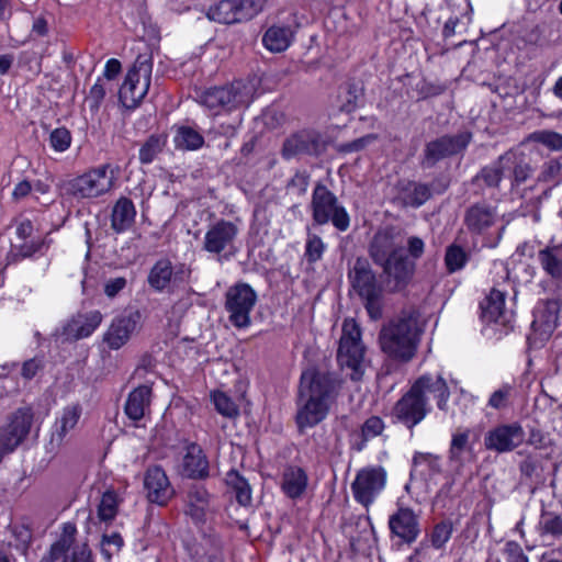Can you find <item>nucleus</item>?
<instances>
[{"label":"nucleus","mask_w":562,"mask_h":562,"mask_svg":"<svg viewBox=\"0 0 562 562\" xmlns=\"http://www.w3.org/2000/svg\"><path fill=\"white\" fill-rule=\"evenodd\" d=\"M369 256L382 269L385 286L391 293L405 290L411 283L416 263L425 252V243L418 236L407 239V252L401 243L396 241L393 226L380 228L369 244Z\"/></svg>","instance_id":"1"},{"label":"nucleus","mask_w":562,"mask_h":562,"mask_svg":"<svg viewBox=\"0 0 562 562\" xmlns=\"http://www.w3.org/2000/svg\"><path fill=\"white\" fill-rule=\"evenodd\" d=\"M340 386L337 374L328 370L310 368L302 372L294 417L300 435L327 418Z\"/></svg>","instance_id":"2"},{"label":"nucleus","mask_w":562,"mask_h":562,"mask_svg":"<svg viewBox=\"0 0 562 562\" xmlns=\"http://www.w3.org/2000/svg\"><path fill=\"white\" fill-rule=\"evenodd\" d=\"M418 318L419 313L416 310H404L383 325L379 344L389 358L401 362H408L414 358L422 333Z\"/></svg>","instance_id":"3"},{"label":"nucleus","mask_w":562,"mask_h":562,"mask_svg":"<svg viewBox=\"0 0 562 562\" xmlns=\"http://www.w3.org/2000/svg\"><path fill=\"white\" fill-rule=\"evenodd\" d=\"M352 289L363 302V306L371 319L376 321L383 314L384 286L379 281L375 271L368 259L359 257L349 271Z\"/></svg>","instance_id":"4"},{"label":"nucleus","mask_w":562,"mask_h":562,"mask_svg":"<svg viewBox=\"0 0 562 562\" xmlns=\"http://www.w3.org/2000/svg\"><path fill=\"white\" fill-rule=\"evenodd\" d=\"M119 170L111 164L100 165L65 181L61 190L65 195L77 200L99 198L113 189Z\"/></svg>","instance_id":"5"},{"label":"nucleus","mask_w":562,"mask_h":562,"mask_svg":"<svg viewBox=\"0 0 562 562\" xmlns=\"http://www.w3.org/2000/svg\"><path fill=\"white\" fill-rule=\"evenodd\" d=\"M255 88L251 83L235 80L229 85L211 87L199 94V102L205 108L215 111L231 112L247 108L254 99Z\"/></svg>","instance_id":"6"},{"label":"nucleus","mask_w":562,"mask_h":562,"mask_svg":"<svg viewBox=\"0 0 562 562\" xmlns=\"http://www.w3.org/2000/svg\"><path fill=\"white\" fill-rule=\"evenodd\" d=\"M310 209L314 225L330 223L339 232H346L350 226V216L346 207L323 182L315 184Z\"/></svg>","instance_id":"7"},{"label":"nucleus","mask_w":562,"mask_h":562,"mask_svg":"<svg viewBox=\"0 0 562 562\" xmlns=\"http://www.w3.org/2000/svg\"><path fill=\"white\" fill-rule=\"evenodd\" d=\"M472 139L473 133L469 130H462L456 134H443L426 143L420 166L430 169L446 158L463 156Z\"/></svg>","instance_id":"8"},{"label":"nucleus","mask_w":562,"mask_h":562,"mask_svg":"<svg viewBox=\"0 0 562 562\" xmlns=\"http://www.w3.org/2000/svg\"><path fill=\"white\" fill-rule=\"evenodd\" d=\"M364 351L360 327L353 319L345 321L337 350V360L341 367L352 370L350 378L353 381L360 380L363 374L362 362Z\"/></svg>","instance_id":"9"},{"label":"nucleus","mask_w":562,"mask_h":562,"mask_svg":"<svg viewBox=\"0 0 562 562\" xmlns=\"http://www.w3.org/2000/svg\"><path fill=\"white\" fill-rule=\"evenodd\" d=\"M151 60L138 56L133 68L128 70L119 91V99L127 109H135L145 98L151 74Z\"/></svg>","instance_id":"10"},{"label":"nucleus","mask_w":562,"mask_h":562,"mask_svg":"<svg viewBox=\"0 0 562 562\" xmlns=\"http://www.w3.org/2000/svg\"><path fill=\"white\" fill-rule=\"evenodd\" d=\"M257 300L256 291L248 283L237 282L227 289L224 307L234 327L246 328L251 324L250 313Z\"/></svg>","instance_id":"11"},{"label":"nucleus","mask_w":562,"mask_h":562,"mask_svg":"<svg viewBox=\"0 0 562 562\" xmlns=\"http://www.w3.org/2000/svg\"><path fill=\"white\" fill-rule=\"evenodd\" d=\"M191 270L184 263L172 265L168 258L157 260L147 276L150 289L158 293L173 294L188 283Z\"/></svg>","instance_id":"12"},{"label":"nucleus","mask_w":562,"mask_h":562,"mask_svg":"<svg viewBox=\"0 0 562 562\" xmlns=\"http://www.w3.org/2000/svg\"><path fill=\"white\" fill-rule=\"evenodd\" d=\"M266 0H221L210 7L207 18L222 24L249 21L265 8Z\"/></svg>","instance_id":"13"},{"label":"nucleus","mask_w":562,"mask_h":562,"mask_svg":"<svg viewBox=\"0 0 562 562\" xmlns=\"http://www.w3.org/2000/svg\"><path fill=\"white\" fill-rule=\"evenodd\" d=\"M34 419L31 406L16 408L0 427V448L12 453L29 436Z\"/></svg>","instance_id":"14"},{"label":"nucleus","mask_w":562,"mask_h":562,"mask_svg":"<svg viewBox=\"0 0 562 562\" xmlns=\"http://www.w3.org/2000/svg\"><path fill=\"white\" fill-rule=\"evenodd\" d=\"M239 234V227L236 223L220 218L210 224L205 232L202 250L216 256L234 255L235 241Z\"/></svg>","instance_id":"15"},{"label":"nucleus","mask_w":562,"mask_h":562,"mask_svg":"<svg viewBox=\"0 0 562 562\" xmlns=\"http://www.w3.org/2000/svg\"><path fill=\"white\" fill-rule=\"evenodd\" d=\"M327 142L323 134L314 128H303L289 135L282 144L281 155L285 160L306 155L318 157L325 153Z\"/></svg>","instance_id":"16"},{"label":"nucleus","mask_w":562,"mask_h":562,"mask_svg":"<svg viewBox=\"0 0 562 562\" xmlns=\"http://www.w3.org/2000/svg\"><path fill=\"white\" fill-rule=\"evenodd\" d=\"M386 484V471L383 467H368L358 471L351 483L355 499L369 508Z\"/></svg>","instance_id":"17"},{"label":"nucleus","mask_w":562,"mask_h":562,"mask_svg":"<svg viewBox=\"0 0 562 562\" xmlns=\"http://www.w3.org/2000/svg\"><path fill=\"white\" fill-rule=\"evenodd\" d=\"M526 434L518 422L498 424L484 435V447L488 451L506 453L520 447Z\"/></svg>","instance_id":"18"},{"label":"nucleus","mask_w":562,"mask_h":562,"mask_svg":"<svg viewBox=\"0 0 562 562\" xmlns=\"http://www.w3.org/2000/svg\"><path fill=\"white\" fill-rule=\"evenodd\" d=\"M430 412L428 398H422L412 386L395 403L392 408V417L413 431L414 427L422 423Z\"/></svg>","instance_id":"19"},{"label":"nucleus","mask_w":562,"mask_h":562,"mask_svg":"<svg viewBox=\"0 0 562 562\" xmlns=\"http://www.w3.org/2000/svg\"><path fill=\"white\" fill-rule=\"evenodd\" d=\"M531 151L526 153L519 148L509 149L499 156L504 169L510 171L512 190H518L522 184L533 177L537 169V161Z\"/></svg>","instance_id":"20"},{"label":"nucleus","mask_w":562,"mask_h":562,"mask_svg":"<svg viewBox=\"0 0 562 562\" xmlns=\"http://www.w3.org/2000/svg\"><path fill=\"white\" fill-rule=\"evenodd\" d=\"M102 314L99 311L78 313L67 321L60 330L55 333L61 342L77 341L89 337L101 324Z\"/></svg>","instance_id":"21"},{"label":"nucleus","mask_w":562,"mask_h":562,"mask_svg":"<svg viewBox=\"0 0 562 562\" xmlns=\"http://www.w3.org/2000/svg\"><path fill=\"white\" fill-rule=\"evenodd\" d=\"M140 318L142 314L138 310L116 316L104 333V344H106L111 350H117L123 347L137 328Z\"/></svg>","instance_id":"22"},{"label":"nucleus","mask_w":562,"mask_h":562,"mask_svg":"<svg viewBox=\"0 0 562 562\" xmlns=\"http://www.w3.org/2000/svg\"><path fill=\"white\" fill-rule=\"evenodd\" d=\"M497 222V207L485 201L471 204L464 212L463 224L472 235L486 234Z\"/></svg>","instance_id":"23"},{"label":"nucleus","mask_w":562,"mask_h":562,"mask_svg":"<svg viewBox=\"0 0 562 562\" xmlns=\"http://www.w3.org/2000/svg\"><path fill=\"white\" fill-rule=\"evenodd\" d=\"M144 488L150 503L165 506L173 497L175 490L161 467H150L145 472Z\"/></svg>","instance_id":"24"},{"label":"nucleus","mask_w":562,"mask_h":562,"mask_svg":"<svg viewBox=\"0 0 562 562\" xmlns=\"http://www.w3.org/2000/svg\"><path fill=\"white\" fill-rule=\"evenodd\" d=\"M389 528L394 537L411 544L420 533L419 518L409 507H400L389 518Z\"/></svg>","instance_id":"25"},{"label":"nucleus","mask_w":562,"mask_h":562,"mask_svg":"<svg viewBox=\"0 0 562 562\" xmlns=\"http://www.w3.org/2000/svg\"><path fill=\"white\" fill-rule=\"evenodd\" d=\"M412 389L422 398H427V394L431 395L436 400L438 409L442 412L448 411L450 390L442 375L425 373L415 380Z\"/></svg>","instance_id":"26"},{"label":"nucleus","mask_w":562,"mask_h":562,"mask_svg":"<svg viewBox=\"0 0 562 562\" xmlns=\"http://www.w3.org/2000/svg\"><path fill=\"white\" fill-rule=\"evenodd\" d=\"M212 495L203 484L193 483L187 492L184 498V514L191 518L195 525H203L206 521V513L210 509Z\"/></svg>","instance_id":"27"},{"label":"nucleus","mask_w":562,"mask_h":562,"mask_svg":"<svg viewBox=\"0 0 562 562\" xmlns=\"http://www.w3.org/2000/svg\"><path fill=\"white\" fill-rule=\"evenodd\" d=\"M395 201L403 207L418 209L432 195L429 184L409 179H400L395 184Z\"/></svg>","instance_id":"28"},{"label":"nucleus","mask_w":562,"mask_h":562,"mask_svg":"<svg viewBox=\"0 0 562 562\" xmlns=\"http://www.w3.org/2000/svg\"><path fill=\"white\" fill-rule=\"evenodd\" d=\"M183 474L191 480H206L210 476V462L202 447L196 442L186 446L182 461Z\"/></svg>","instance_id":"29"},{"label":"nucleus","mask_w":562,"mask_h":562,"mask_svg":"<svg viewBox=\"0 0 562 562\" xmlns=\"http://www.w3.org/2000/svg\"><path fill=\"white\" fill-rule=\"evenodd\" d=\"M560 303L555 299L540 301L533 310L532 328L549 335L558 326Z\"/></svg>","instance_id":"30"},{"label":"nucleus","mask_w":562,"mask_h":562,"mask_svg":"<svg viewBox=\"0 0 562 562\" xmlns=\"http://www.w3.org/2000/svg\"><path fill=\"white\" fill-rule=\"evenodd\" d=\"M308 476L299 465H286L281 475L280 488L290 499L296 501L303 496L307 488Z\"/></svg>","instance_id":"31"},{"label":"nucleus","mask_w":562,"mask_h":562,"mask_svg":"<svg viewBox=\"0 0 562 562\" xmlns=\"http://www.w3.org/2000/svg\"><path fill=\"white\" fill-rule=\"evenodd\" d=\"M385 427V423L380 416H370L363 422L359 430L350 434V449L356 452L363 451L370 440L383 435Z\"/></svg>","instance_id":"32"},{"label":"nucleus","mask_w":562,"mask_h":562,"mask_svg":"<svg viewBox=\"0 0 562 562\" xmlns=\"http://www.w3.org/2000/svg\"><path fill=\"white\" fill-rule=\"evenodd\" d=\"M442 473L441 457L430 452L416 451L412 459L411 477L418 474L426 481L434 480Z\"/></svg>","instance_id":"33"},{"label":"nucleus","mask_w":562,"mask_h":562,"mask_svg":"<svg viewBox=\"0 0 562 562\" xmlns=\"http://www.w3.org/2000/svg\"><path fill=\"white\" fill-rule=\"evenodd\" d=\"M153 390L148 385H139L134 389L127 396L124 405L126 416L138 422L145 416V412L149 408Z\"/></svg>","instance_id":"34"},{"label":"nucleus","mask_w":562,"mask_h":562,"mask_svg":"<svg viewBox=\"0 0 562 562\" xmlns=\"http://www.w3.org/2000/svg\"><path fill=\"white\" fill-rule=\"evenodd\" d=\"M82 408L79 404L66 406L63 409L60 418L54 425V430L50 437V443L60 447L67 436L72 430L81 416Z\"/></svg>","instance_id":"35"},{"label":"nucleus","mask_w":562,"mask_h":562,"mask_svg":"<svg viewBox=\"0 0 562 562\" xmlns=\"http://www.w3.org/2000/svg\"><path fill=\"white\" fill-rule=\"evenodd\" d=\"M537 259L547 276L554 281H562V244L548 245L540 249Z\"/></svg>","instance_id":"36"},{"label":"nucleus","mask_w":562,"mask_h":562,"mask_svg":"<svg viewBox=\"0 0 562 562\" xmlns=\"http://www.w3.org/2000/svg\"><path fill=\"white\" fill-rule=\"evenodd\" d=\"M136 209L133 201L121 196L114 204L111 214V227L116 234L124 233L135 222Z\"/></svg>","instance_id":"37"},{"label":"nucleus","mask_w":562,"mask_h":562,"mask_svg":"<svg viewBox=\"0 0 562 562\" xmlns=\"http://www.w3.org/2000/svg\"><path fill=\"white\" fill-rule=\"evenodd\" d=\"M537 532L543 544H552L562 539V514L542 510L537 525Z\"/></svg>","instance_id":"38"},{"label":"nucleus","mask_w":562,"mask_h":562,"mask_svg":"<svg viewBox=\"0 0 562 562\" xmlns=\"http://www.w3.org/2000/svg\"><path fill=\"white\" fill-rule=\"evenodd\" d=\"M504 165L499 162V157L491 165L482 167L471 179V184L481 191L484 189H498L504 178Z\"/></svg>","instance_id":"39"},{"label":"nucleus","mask_w":562,"mask_h":562,"mask_svg":"<svg viewBox=\"0 0 562 562\" xmlns=\"http://www.w3.org/2000/svg\"><path fill=\"white\" fill-rule=\"evenodd\" d=\"M294 33L289 25H272L262 36L263 46L272 53L284 52L292 43Z\"/></svg>","instance_id":"40"},{"label":"nucleus","mask_w":562,"mask_h":562,"mask_svg":"<svg viewBox=\"0 0 562 562\" xmlns=\"http://www.w3.org/2000/svg\"><path fill=\"white\" fill-rule=\"evenodd\" d=\"M505 293L492 289L490 294L480 303L481 317L486 323L504 322Z\"/></svg>","instance_id":"41"},{"label":"nucleus","mask_w":562,"mask_h":562,"mask_svg":"<svg viewBox=\"0 0 562 562\" xmlns=\"http://www.w3.org/2000/svg\"><path fill=\"white\" fill-rule=\"evenodd\" d=\"M189 553L192 562H224L220 543L212 539L193 544Z\"/></svg>","instance_id":"42"},{"label":"nucleus","mask_w":562,"mask_h":562,"mask_svg":"<svg viewBox=\"0 0 562 562\" xmlns=\"http://www.w3.org/2000/svg\"><path fill=\"white\" fill-rule=\"evenodd\" d=\"M225 483L235 493L236 501L240 506L247 507L251 505V487L237 470L232 469L226 473Z\"/></svg>","instance_id":"43"},{"label":"nucleus","mask_w":562,"mask_h":562,"mask_svg":"<svg viewBox=\"0 0 562 562\" xmlns=\"http://www.w3.org/2000/svg\"><path fill=\"white\" fill-rule=\"evenodd\" d=\"M167 145V135L161 134H151L146 140L142 144L138 151V159L142 165L151 164L159 154L162 153Z\"/></svg>","instance_id":"44"},{"label":"nucleus","mask_w":562,"mask_h":562,"mask_svg":"<svg viewBox=\"0 0 562 562\" xmlns=\"http://www.w3.org/2000/svg\"><path fill=\"white\" fill-rule=\"evenodd\" d=\"M175 146L182 150H196L204 145V137L191 126L181 125L176 128Z\"/></svg>","instance_id":"45"},{"label":"nucleus","mask_w":562,"mask_h":562,"mask_svg":"<svg viewBox=\"0 0 562 562\" xmlns=\"http://www.w3.org/2000/svg\"><path fill=\"white\" fill-rule=\"evenodd\" d=\"M470 430L465 429L461 432L452 435L449 447V460L459 465L463 464V453L472 452L473 448L469 443Z\"/></svg>","instance_id":"46"},{"label":"nucleus","mask_w":562,"mask_h":562,"mask_svg":"<svg viewBox=\"0 0 562 562\" xmlns=\"http://www.w3.org/2000/svg\"><path fill=\"white\" fill-rule=\"evenodd\" d=\"M470 255L467 250L457 244L447 247L445 254V265L448 272L453 273L461 270L469 261Z\"/></svg>","instance_id":"47"},{"label":"nucleus","mask_w":562,"mask_h":562,"mask_svg":"<svg viewBox=\"0 0 562 562\" xmlns=\"http://www.w3.org/2000/svg\"><path fill=\"white\" fill-rule=\"evenodd\" d=\"M326 250V245L323 241L322 237L315 233H312L310 228H307L305 249H304V258L310 265L316 263L323 258V255Z\"/></svg>","instance_id":"48"},{"label":"nucleus","mask_w":562,"mask_h":562,"mask_svg":"<svg viewBox=\"0 0 562 562\" xmlns=\"http://www.w3.org/2000/svg\"><path fill=\"white\" fill-rule=\"evenodd\" d=\"M453 529V522L450 518H446L437 522L430 535L431 546L437 550L442 549L450 540Z\"/></svg>","instance_id":"49"},{"label":"nucleus","mask_w":562,"mask_h":562,"mask_svg":"<svg viewBox=\"0 0 562 562\" xmlns=\"http://www.w3.org/2000/svg\"><path fill=\"white\" fill-rule=\"evenodd\" d=\"M119 498L113 490L103 493L98 506V516L102 521H111L117 514Z\"/></svg>","instance_id":"50"},{"label":"nucleus","mask_w":562,"mask_h":562,"mask_svg":"<svg viewBox=\"0 0 562 562\" xmlns=\"http://www.w3.org/2000/svg\"><path fill=\"white\" fill-rule=\"evenodd\" d=\"M516 385L513 383H503L497 390H495L487 402V406L501 411L508 407L510 398L514 395Z\"/></svg>","instance_id":"51"},{"label":"nucleus","mask_w":562,"mask_h":562,"mask_svg":"<svg viewBox=\"0 0 562 562\" xmlns=\"http://www.w3.org/2000/svg\"><path fill=\"white\" fill-rule=\"evenodd\" d=\"M212 401L217 413L224 417L234 418L238 416L239 409L235 402L224 392L215 391L212 393Z\"/></svg>","instance_id":"52"},{"label":"nucleus","mask_w":562,"mask_h":562,"mask_svg":"<svg viewBox=\"0 0 562 562\" xmlns=\"http://www.w3.org/2000/svg\"><path fill=\"white\" fill-rule=\"evenodd\" d=\"M531 139L550 150H562V134L553 131H538L531 134Z\"/></svg>","instance_id":"53"},{"label":"nucleus","mask_w":562,"mask_h":562,"mask_svg":"<svg viewBox=\"0 0 562 562\" xmlns=\"http://www.w3.org/2000/svg\"><path fill=\"white\" fill-rule=\"evenodd\" d=\"M132 282V277L130 279L125 276L110 277L103 283V293L108 299H114L120 295Z\"/></svg>","instance_id":"54"},{"label":"nucleus","mask_w":562,"mask_h":562,"mask_svg":"<svg viewBox=\"0 0 562 562\" xmlns=\"http://www.w3.org/2000/svg\"><path fill=\"white\" fill-rule=\"evenodd\" d=\"M44 247L43 240H32L30 243H23L19 247H16L14 250H12L9 254V258L13 262H18L20 260H23L25 258L32 257L34 254L40 252L42 248Z\"/></svg>","instance_id":"55"},{"label":"nucleus","mask_w":562,"mask_h":562,"mask_svg":"<svg viewBox=\"0 0 562 562\" xmlns=\"http://www.w3.org/2000/svg\"><path fill=\"white\" fill-rule=\"evenodd\" d=\"M71 542L67 538H61L50 546L48 553L42 559L41 562H57L61 560L65 562V557L70 550Z\"/></svg>","instance_id":"56"},{"label":"nucleus","mask_w":562,"mask_h":562,"mask_svg":"<svg viewBox=\"0 0 562 562\" xmlns=\"http://www.w3.org/2000/svg\"><path fill=\"white\" fill-rule=\"evenodd\" d=\"M561 164L557 159H550L542 165L541 171L538 175V182H554L555 184L559 182V178L561 175Z\"/></svg>","instance_id":"57"},{"label":"nucleus","mask_w":562,"mask_h":562,"mask_svg":"<svg viewBox=\"0 0 562 562\" xmlns=\"http://www.w3.org/2000/svg\"><path fill=\"white\" fill-rule=\"evenodd\" d=\"M49 143L56 151H65L70 147L71 133L66 127H57L50 132Z\"/></svg>","instance_id":"58"},{"label":"nucleus","mask_w":562,"mask_h":562,"mask_svg":"<svg viewBox=\"0 0 562 562\" xmlns=\"http://www.w3.org/2000/svg\"><path fill=\"white\" fill-rule=\"evenodd\" d=\"M311 176L306 171H296L293 177L288 181V191L303 196L308 188Z\"/></svg>","instance_id":"59"},{"label":"nucleus","mask_w":562,"mask_h":562,"mask_svg":"<svg viewBox=\"0 0 562 562\" xmlns=\"http://www.w3.org/2000/svg\"><path fill=\"white\" fill-rule=\"evenodd\" d=\"M378 138H379L378 134L370 133V134H367V135H364L362 137L353 139L351 142L340 144L339 147H338V151L339 153H345V154H347V153H357V151H360V150L364 149L366 147H368L369 145H371L375 140H378Z\"/></svg>","instance_id":"60"},{"label":"nucleus","mask_w":562,"mask_h":562,"mask_svg":"<svg viewBox=\"0 0 562 562\" xmlns=\"http://www.w3.org/2000/svg\"><path fill=\"white\" fill-rule=\"evenodd\" d=\"M104 97L105 88L103 86L102 79L98 78L97 82L91 87L87 98L90 110L97 112L100 109Z\"/></svg>","instance_id":"61"},{"label":"nucleus","mask_w":562,"mask_h":562,"mask_svg":"<svg viewBox=\"0 0 562 562\" xmlns=\"http://www.w3.org/2000/svg\"><path fill=\"white\" fill-rule=\"evenodd\" d=\"M504 554L507 562H529V558L525 554L521 546L513 540L505 543Z\"/></svg>","instance_id":"62"},{"label":"nucleus","mask_w":562,"mask_h":562,"mask_svg":"<svg viewBox=\"0 0 562 562\" xmlns=\"http://www.w3.org/2000/svg\"><path fill=\"white\" fill-rule=\"evenodd\" d=\"M65 557V562H92V553L87 544L74 546Z\"/></svg>","instance_id":"63"},{"label":"nucleus","mask_w":562,"mask_h":562,"mask_svg":"<svg viewBox=\"0 0 562 562\" xmlns=\"http://www.w3.org/2000/svg\"><path fill=\"white\" fill-rule=\"evenodd\" d=\"M417 90L419 93V99H427L441 94L445 91V87L423 80L417 85Z\"/></svg>","instance_id":"64"}]
</instances>
